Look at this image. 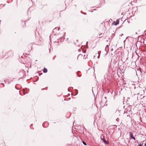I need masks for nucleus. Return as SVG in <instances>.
Returning a JSON list of instances; mask_svg holds the SVG:
<instances>
[{"label": "nucleus", "instance_id": "1", "mask_svg": "<svg viewBox=\"0 0 146 146\" xmlns=\"http://www.w3.org/2000/svg\"><path fill=\"white\" fill-rule=\"evenodd\" d=\"M135 91L136 93L138 94L141 95L143 93V90L142 88L140 86H138L136 88L135 87Z\"/></svg>", "mask_w": 146, "mask_h": 146}, {"label": "nucleus", "instance_id": "2", "mask_svg": "<svg viewBox=\"0 0 146 146\" xmlns=\"http://www.w3.org/2000/svg\"><path fill=\"white\" fill-rule=\"evenodd\" d=\"M101 139L105 143L107 144H108L109 143L108 141H106L104 138L103 137V138H102V137H101Z\"/></svg>", "mask_w": 146, "mask_h": 146}, {"label": "nucleus", "instance_id": "3", "mask_svg": "<svg viewBox=\"0 0 146 146\" xmlns=\"http://www.w3.org/2000/svg\"><path fill=\"white\" fill-rule=\"evenodd\" d=\"M119 21L118 20H116V21L115 22L114 21L113 22V24L114 25L116 26V25H117L118 24H119Z\"/></svg>", "mask_w": 146, "mask_h": 146}, {"label": "nucleus", "instance_id": "4", "mask_svg": "<svg viewBox=\"0 0 146 146\" xmlns=\"http://www.w3.org/2000/svg\"><path fill=\"white\" fill-rule=\"evenodd\" d=\"M100 54L99 53V52H97L96 54L94 56V57H95V56L96 57V56H98V58H99V57H100Z\"/></svg>", "mask_w": 146, "mask_h": 146}, {"label": "nucleus", "instance_id": "5", "mask_svg": "<svg viewBox=\"0 0 146 146\" xmlns=\"http://www.w3.org/2000/svg\"><path fill=\"white\" fill-rule=\"evenodd\" d=\"M129 134L130 135V139H132V138L133 137V134L130 131L129 132Z\"/></svg>", "mask_w": 146, "mask_h": 146}, {"label": "nucleus", "instance_id": "6", "mask_svg": "<svg viewBox=\"0 0 146 146\" xmlns=\"http://www.w3.org/2000/svg\"><path fill=\"white\" fill-rule=\"evenodd\" d=\"M137 72L139 74L142 73V72L140 68H138L137 69Z\"/></svg>", "mask_w": 146, "mask_h": 146}, {"label": "nucleus", "instance_id": "7", "mask_svg": "<svg viewBox=\"0 0 146 146\" xmlns=\"http://www.w3.org/2000/svg\"><path fill=\"white\" fill-rule=\"evenodd\" d=\"M43 72L44 73H45L47 72V69L46 68H44L43 69Z\"/></svg>", "mask_w": 146, "mask_h": 146}, {"label": "nucleus", "instance_id": "8", "mask_svg": "<svg viewBox=\"0 0 146 146\" xmlns=\"http://www.w3.org/2000/svg\"><path fill=\"white\" fill-rule=\"evenodd\" d=\"M55 29H57L58 30H60V28L58 27H56L55 28Z\"/></svg>", "mask_w": 146, "mask_h": 146}, {"label": "nucleus", "instance_id": "9", "mask_svg": "<svg viewBox=\"0 0 146 146\" xmlns=\"http://www.w3.org/2000/svg\"><path fill=\"white\" fill-rule=\"evenodd\" d=\"M82 143L84 145H87L86 143L84 141H83Z\"/></svg>", "mask_w": 146, "mask_h": 146}, {"label": "nucleus", "instance_id": "10", "mask_svg": "<svg viewBox=\"0 0 146 146\" xmlns=\"http://www.w3.org/2000/svg\"><path fill=\"white\" fill-rule=\"evenodd\" d=\"M137 146H143L141 144L138 143V145H137Z\"/></svg>", "mask_w": 146, "mask_h": 146}, {"label": "nucleus", "instance_id": "11", "mask_svg": "<svg viewBox=\"0 0 146 146\" xmlns=\"http://www.w3.org/2000/svg\"><path fill=\"white\" fill-rule=\"evenodd\" d=\"M107 48H108V45H107L106 46V48H105V50H106L107 49Z\"/></svg>", "mask_w": 146, "mask_h": 146}, {"label": "nucleus", "instance_id": "12", "mask_svg": "<svg viewBox=\"0 0 146 146\" xmlns=\"http://www.w3.org/2000/svg\"><path fill=\"white\" fill-rule=\"evenodd\" d=\"M132 139H133L134 140H135V138L133 137L132 138Z\"/></svg>", "mask_w": 146, "mask_h": 146}, {"label": "nucleus", "instance_id": "13", "mask_svg": "<svg viewBox=\"0 0 146 146\" xmlns=\"http://www.w3.org/2000/svg\"><path fill=\"white\" fill-rule=\"evenodd\" d=\"M119 71L118 72H117V74H118V75L119 76H120V75L119 74Z\"/></svg>", "mask_w": 146, "mask_h": 146}, {"label": "nucleus", "instance_id": "14", "mask_svg": "<svg viewBox=\"0 0 146 146\" xmlns=\"http://www.w3.org/2000/svg\"><path fill=\"white\" fill-rule=\"evenodd\" d=\"M144 145H145V146H146V143H145Z\"/></svg>", "mask_w": 146, "mask_h": 146}, {"label": "nucleus", "instance_id": "15", "mask_svg": "<svg viewBox=\"0 0 146 146\" xmlns=\"http://www.w3.org/2000/svg\"><path fill=\"white\" fill-rule=\"evenodd\" d=\"M79 76V77H80L81 76Z\"/></svg>", "mask_w": 146, "mask_h": 146}, {"label": "nucleus", "instance_id": "16", "mask_svg": "<svg viewBox=\"0 0 146 146\" xmlns=\"http://www.w3.org/2000/svg\"><path fill=\"white\" fill-rule=\"evenodd\" d=\"M119 71H121V70H119Z\"/></svg>", "mask_w": 146, "mask_h": 146}]
</instances>
